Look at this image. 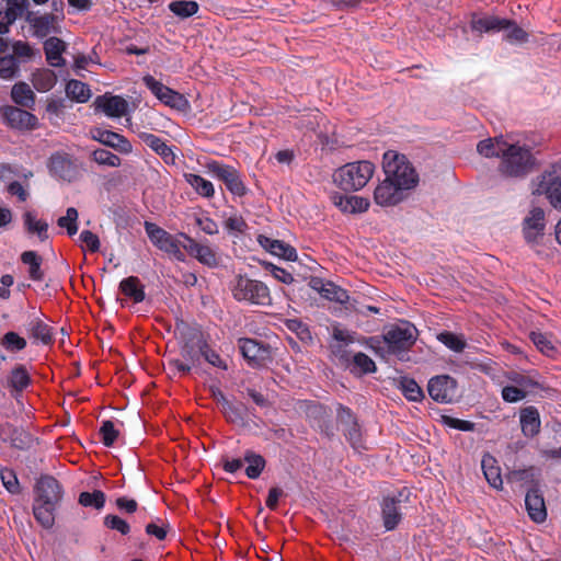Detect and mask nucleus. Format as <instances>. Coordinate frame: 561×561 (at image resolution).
<instances>
[{
  "label": "nucleus",
  "mask_w": 561,
  "mask_h": 561,
  "mask_svg": "<svg viewBox=\"0 0 561 561\" xmlns=\"http://www.w3.org/2000/svg\"><path fill=\"white\" fill-rule=\"evenodd\" d=\"M534 163L530 149L526 145L508 138L501 156V173L512 178L523 176L533 169Z\"/></svg>",
  "instance_id": "obj_1"
},
{
  "label": "nucleus",
  "mask_w": 561,
  "mask_h": 561,
  "mask_svg": "<svg viewBox=\"0 0 561 561\" xmlns=\"http://www.w3.org/2000/svg\"><path fill=\"white\" fill-rule=\"evenodd\" d=\"M374 172L375 165L369 161L350 162L334 172L333 181L343 191H358L369 182Z\"/></svg>",
  "instance_id": "obj_2"
},
{
  "label": "nucleus",
  "mask_w": 561,
  "mask_h": 561,
  "mask_svg": "<svg viewBox=\"0 0 561 561\" xmlns=\"http://www.w3.org/2000/svg\"><path fill=\"white\" fill-rule=\"evenodd\" d=\"M383 171L386 178L404 191L414 187L417 175L403 154L396 151H387L383 154Z\"/></svg>",
  "instance_id": "obj_3"
},
{
  "label": "nucleus",
  "mask_w": 561,
  "mask_h": 561,
  "mask_svg": "<svg viewBox=\"0 0 561 561\" xmlns=\"http://www.w3.org/2000/svg\"><path fill=\"white\" fill-rule=\"evenodd\" d=\"M231 293L237 301L256 306H270V288L261 280L239 275L232 283Z\"/></svg>",
  "instance_id": "obj_4"
},
{
  "label": "nucleus",
  "mask_w": 561,
  "mask_h": 561,
  "mask_svg": "<svg viewBox=\"0 0 561 561\" xmlns=\"http://www.w3.org/2000/svg\"><path fill=\"white\" fill-rule=\"evenodd\" d=\"M531 194L545 196L552 207L561 210V163L551 165L531 181Z\"/></svg>",
  "instance_id": "obj_5"
},
{
  "label": "nucleus",
  "mask_w": 561,
  "mask_h": 561,
  "mask_svg": "<svg viewBox=\"0 0 561 561\" xmlns=\"http://www.w3.org/2000/svg\"><path fill=\"white\" fill-rule=\"evenodd\" d=\"M389 351L400 353L409 350L417 339V329L408 321L390 327L382 335Z\"/></svg>",
  "instance_id": "obj_6"
},
{
  "label": "nucleus",
  "mask_w": 561,
  "mask_h": 561,
  "mask_svg": "<svg viewBox=\"0 0 561 561\" xmlns=\"http://www.w3.org/2000/svg\"><path fill=\"white\" fill-rule=\"evenodd\" d=\"M145 230L150 241L157 248L170 254L180 262L185 261V255L181 250L183 248V242H180L174 236L158 227L156 224L149 221L145 222Z\"/></svg>",
  "instance_id": "obj_7"
},
{
  "label": "nucleus",
  "mask_w": 561,
  "mask_h": 561,
  "mask_svg": "<svg viewBox=\"0 0 561 561\" xmlns=\"http://www.w3.org/2000/svg\"><path fill=\"white\" fill-rule=\"evenodd\" d=\"M207 170L214 178L222 181L231 194L239 197L245 195L247 187L236 168L218 161H210L207 163Z\"/></svg>",
  "instance_id": "obj_8"
},
{
  "label": "nucleus",
  "mask_w": 561,
  "mask_h": 561,
  "mask_svg": "<svg viewBox=\"0 0 561 561\" xmlns=\"http://www.w3.org/2000/svg\"><path fill=\"white\" fill-rule=\"evenodd\" d=\"M546 218L545 211L540 207H533L523 221V233L526 242L536 248L545 239Z\"/></svg>",
  "instance_id": "obj_9"
},
{
  "label": "nucleus",
  "mask_w": 561,
  "mask_h": 561,
  "mask_svg": "<svg viewBox=\"0 0 561 561\" xmlns=\"http://www.w3.org/2000/svg\"><path fill=\"white\" fill-rule=\"evenodd\" d=\"M144 83L163 104L176 110H184L186 107L187 101L182 94L164 85L153 77H144Z\"/></svg>",
  "instance_id": "obj_10"
},
{
  "label": "nucleus",
  "mask_w": 561,
  "mask_h": 561,
  "mask_svg": "<svg viewBox=\"0 0 561 561\" xmlns=\"http://www.w3.org/2000/svg\"><path fill=\"white\" fill-rule=\"evenodd\" d=\"M26 22L33 35L38 38H44L51 33H60V15L28 13Z\"/></svg>",
  "instance_id": "obj_11"
},
{
  "label": "nucleus",
  "mask_w": 561,
  "mask_h": 561,
  "mask_svg": "<svg viewBox=\"0 0 561 561\" xmlns=\"http://www.w3.org/2000/svg\"><path fill=\"white\" fill-rule=\"evenodd\" d=\"M180 237L184 239L183 249L199 263L208 267L218 265L217 252L209 244L199 243L185 233H180Z\"/></svg>",
  "instance_id": "obj_12"
},
{
  "label": "nucleus",
  "mask_w": 561,
  "mask_h": 561,
  "mask_svg": "<svg viewBox=\"0 0 561 561\" xmlns=\"http://www.w3.org/2000/svg\"><path fill=\"white\" fill-rule=\"evenodd\" d=\"M427 390L436 402L448 403L456 394V381L449 376H436L428 381Z\"/></svg>",
  "instance_id": "obj_13"
},
{
  "label": "nucleus",
  "mask_w": 561,
  "mask_h": 561,
  "mask_svg": "<svg viewBox=\"0 0 561 561\" xmlns=\"http://www.w3.org/2000/svg\"><path fill=\"white\" fill-rule=\"evenodd\" d=\"M404 198V190L385 178L374 191V201L381 207L394 206Z\"/></svg>",
  "instance_id": "obj_14"
},
{
  "label": "nucleus",
  "mask_w": 561,
  "mask_h": 561,
  "mask_svg": "<svg viewBox=\"0 0 561 561\" xmlns=\"http://www.w3.org/2000/svg\"><path fill=\"white\" fill-rule=\"evenodd\" d=\"M3 121L12 128L33 129L37 124V118L24 110L5 105L0 108Z\"/></svg>",
  "instance_id": "obj_15"
},
{
  "label": "nucleus",
  "mask_w": 561,
  "mask_h": 561,
  "mask_svg": "<svg viewBox=\"0 0 561 561\" xmlns=\"http://www.w3.org/2000/svg\"><path fill=\"white\" fill-rule=\"evenodd\" d=\"M61 486L59 482L49 476L42 477L36 483V499L45 504L57 505L61 500Z\"/></svg>",
  "instance_id": "obj_16"
},
{
  "label": "nucleus",
  "mask_w": 561,
  "mask_h": 561,
  "mask_svg": "<svg viewBox=\"0 0 561 561\" xmlns=\"http://www.w3.org/2000/svg\"><path fill=\"white\" fill-rule=\"evenodd\" d=\"M309 286L328 300L344 304L348 299V295L345 289L320 277H312L309 280Z\"/></svg>",
  "instance_id": "obj_17"
},
{
  "label": "nucleus",
  "mask_w": 561,
  "mask_h": 561,
  "mask_svg": "<svg viewBox=\"0 0 561 561\" xmlns=\"http://www.w3.org/2000/svg\"><path fill=\"white\" fill-rule=\"evenodd\" d=\"M96 108L108 117H122L128 112V102L118 95H102L95 100Z\"/></svg>",
  "instance_id": "obj_18"
},
{
  "label": "nucleus",
  "mask_w": 561,
  "mask_h": 561,
  "mask_svg": "<svg viewBox=\"0 0 561 561\" xmlns=\"http://www.w3.org/2000/svg\"><path fill=\"white\" fill-rule=\"evenodd\" d=\"M91 133L93 139L105 146L114 148L122 153H130L133 150L130 141L123 135H119L115 131L95 128Z\"/></svg>",
  "instance_id": "obj_19"
},
{
  "label": "nucleus",
  "mask_w": 561,
  "mask_h": 561,
  "mask_svg": "<svg viewBox=\"0 0 561 561\" xmlns=\"http://www.w3.org/2000/svg\"><path fill=\"white\" fill-rule=\"evenodd\" d=\"M257 242L264 250L270 252L272 255H275L287 261L297 260L296 249L289 245L288 243H285L284 241L260 234L257 236Z\"/></svg>",
  "instance_id": "obj_20"
},
{
  "label": "nucleus",
  "mask_w": 561,
  "mask_h": 561,
  "mask_svg": "<svg viewBox=\"0 0 561 561\" xmlns=\"http://www.w3.org/2000/svg\"><path fill=\"white\" fill-rule=\"evenodd\" d=\"M27 7V0H7L5 9L0 11V34L9 33L18 18H20Z\"/></svg>",
  "instance_id": "obj_21"
},
{
  "label": "nucleus",
  "mask_w": 561,
  "mask_h": 561,
  "mask_svg": "<svg viewBox=\"0 0 561 561\" xmlns=\"http://www.w3.org/2000/svg\"><path fill=\"white\" fill-rule=\"evenodd\" d=\"M525 505L529 517L536 523H542L547 518V510L542 494L537 489H531L525 497Z\"/></svg>",
  "instance_id": "obj_22"
},
{
  "label": "nucleus",
  "mask_w": 561,
  "mask_h": 561,
  "mask_svg": "<svg viewBox=\"0 0 561 561\" xmlns=\"http://www.w3.org/2000/svg\"><path fill=\"white\" fill-rule=\"evenodd\" d=\"M333 204L343 213L356 214L364 213L369 207V201L362 196H347L342 194H334L332 196Z\"/></svg>",
  "instance_id": "obj_23"
},
{
  "label": "nucleus",
  "mask_w": 561,
  "mask_h": 561,
  "mask_svg": "<svg viewBox=\"0 0 561 561\" xmlns=\"http://www.w3.org/2000/svg\"><path fill=\"white\" fill-rule=\"evenodd\" d=\"M382 522L387 530L394 529L402 518L400 501L386 497L381 505Z\"/></svg>",
  "instance_id": "obj_24"
},
{
  "label": "nucleus",
  "mask_w": 561,
  "mask_h": 561,
  "mask_svg": "<svg viewBox=\"0 0 561 561\" xmlns=\"http://www.w3.org/2000/svg\"><path fill=\"white\" fill-rule=\"evenodd\" d=\"M239 348L251 365H260L267 357V350L251 339L240 340Z\"/></svg>",
  "instance_id": "obj_25"
},
{
  "label": "nucleus",
  "mask_w": 561,
  "mask_h": 561,
  "mask_svg": "<svg viewBox=\"0 0 561 561\" xmlns=\"http://www.w3.org/2000/svg\"><path fill=\"white\" fill-rule=\"evenodd\" d=\"M520 425L524 435L534 437L540 430V417L535 407H527L520 411Z\"/></svg>",
  "instance_id": "obj_26"
},
{
  "label": "nucleus",
  "mask_w": 561,
  "mask_h": 561,
  "mask_svg": "<svg viewBox=\"0 0 561 561\" xmlns=\"http://www.w3.org/2000/svg\"><path fill=\"white\" fill-rule=\"evenodd\" d=\"M508 138L510 137L500 136V137L483 139L477 145V151L482 157H485V158H493V157L501 158Z\"/></svg>",
  "instance_id": "obj_27"
},
{
  "label": "nucleus",
  "mask_w": 561,
  "mask_h": 561,
  "mask_svg": "<svg viewBox=\"0 0 561 561\" xmlns=\"http://www.w3.org/2000/svg\"><path fill=\"white\" fill-rule=\"evenodd\" d=\"M66 49V44L58 37H49L44 43V50L46 59L53 67H60L64 65L62 53Z\"/></svg>",
  "instance_id": "obj_28"
},
{
  "label": "nucleus",
  "mask_w": 561,
  "mask_h": 561,
  "mask_svg": "<svg viewBox=\"0 0 561 561\" xmlns=\"http://www.w3.org/2000/svg\"><path fill=\"white\" fill-rule=\"evenodd\" d=\"M496 462L497 461L493 456L484 455L481 461V467L489 484L494 489H501L503 480L501 477L500 468L496 465Z\"/></svg>",
  "instance_id": "obj_29"
},
{
  "label": "nucleus",
  "mask_w": 561,
  "mask_h": 561,
  "mask_svg": "<svg viewBox=\"0 0 561 561\" xmlns=\"http://www.w3.org/2000/svg\"><path fill=\"white\" fill-rule=\"evenodd\" d=\"M139 138L156 153L161 156L165 162L174 160V154L171 148L158 136L149 133H139Z\"/></svg>",
  "instance_id": "obj_30"
},
{
  "label": "nucleus",
  "mask_w": 561,
  "mask_h": 561,
  "mask_svg": "<svg viewBox=\"0 0 561 561\" xmlns=\"http://www.w3.org/2000/svg\"><path fill=\"white\" fill-rule=\"evenodd\" d=\"M23 224L26 231L36 234L39 241L44 242L48 239V224L38 219L33 211L24 213Z\"/></svg>",
  "instance_id": "obj_31"
},
{
  "label": "nucleus",
  "mask_w": 561,
  "mask_h": 561,
  "mask_svg": "<svg viewBox=\"0 0 561 561\" xmlns=\"http://www.w3.org/2000/svg\"><path fill=\"white\" fill-rule=\"evenodd\" d=\"M21 261L28 266V277L32 280H43L44 272L42 270L43 259L35 251H25L21 254Z\"/></svg>",
  "instance_id": "obj_32"
},
{
  "label": "nucleus",
  "mask_w": 561,
  "mask_h": 561,
  "mask_svg": "<svg viewBox=\"0 0 561 561\" xmlns=\"http://www.w3.org/2000/svg\"><path fill=\"white\" fill-rule=\"evenodd\" d=\"M502 24H503L502 19L492 16V15H484V16L474 15V16H472V20H471V28H472V31L477 32L478 34L493 32V31H500Z\"/></svg>",
  "instance_id": "obj_33"
},
{
  "label": "nucleus",
  "mask_w": 561,
  "mask_h": 561,
  "mask_svg": "<svg viewBox=\"0 0 561 561\" xmlns=\"http://www.w3.org/2000/svg\"><path fill=\"white\" fill-rule=\"evenodd\" d=\"M122 293L138 304L145 299L144 287L140 285L138 277L129 276L124 278L119 284Z\"/></svg>",
  "instance_id": "obj_34"
},
{
  "label": "nucleus",
  "mask_w": 561,
  "mask_h": 561,
  "mask_svg": "<svg viewBox=\"0 0 561 561\" xmlns=\"http://www.w3.org/2000/svg\"><path fill=\"white\" fill-rule=\"evenodd\" d=\"M56 505L54 504H45L42 501L35 500L33 506V513L36 520L44 526L45 528H49L54 524V511Z\"/></svg>",
  "instance_id": "obj_35"
},
{
  "label": "nucleus",
  "mask_w": 561,
  "mask_h": 561,
  "mask_svg": "<svg viewBox=\"0 0 561 561\" xmlns=\"http://www.w3.org/2000/svg\"><path fill=\"white\" fill-rule=\"evenodd\" d=\"M31 382L30 373L23 365H16L8 377L9 386L15 391L24 390Z\"/></svg>",
  "instance_id": "obj_36"
},
{
  "label": "nucleus",
  "mask_w": 561,
  "mask_h": 561,
  "mask_svg": "<svg viewBox=\"0 0 561 561\" xmlns=\"http://www.w3.org/2000/svg\"><path fill=\"white\" fill-rule=\"evenodd\" d=\"M503 24L500 31H503L504 38L512 44H523L527 42L528 34L517 24L510 20L502 19Z\"/></svg>",
  "instance_id": "obj_37"
},
{
  "label": "nucleus",
  "mask_w": 561,
  "mask_h": 561,
  "mask_svg": "<svg viewBox=\"0 0 561 561\" xmlns=\"http://www.w3.org/2000/svg\"><path fill=\"white\" fill-rule=\"evenodd\" d=\"M12 100L24 107H31L34 104V92L30 85L24 82L15 83L11 90Z\"/></svg>",
  "instance_id": "obj_38"
},
{
  "label": "nucleus",
  "mask_w": 561,
  "mask_h": 561,
  "mask_svg": "<svg viewBox=\"0 0 561 561\" xmlns=\"http://www.w3.org/2000/svg\"><path fill=\"white\" fill-rule=\"evenodd\" d=\"M67 96L79 103H84L91 98L88 84L79 80H70L66 85Z\"/></svg>",
  "instance_id": "obj_39"
},
{
  "label": "nucleus",
  "mask_w": 561,
  "mask_h": 561,
  "mask_svg": "<svg viewBox=\"0 0 561 561\" xmlns=\"http://www.w3.org/2000/svg\"><path fill=\"white\" fill-rule=\"evenodd\" d=\"M186 182L204 197H213L215 194L214 185L210 181L202 178L201 175L187 173L184 175Z\"/></svg>",
  "instance_id": "obj_40"
},
{
  "label": "nucleus",
  "mask_w": 561,
  "mask_h": 561,
  "mask_svg": "<svg viewBox=\"0 0 561 561\" xmlns=\"http://www.w3.org/2000/svg\"><path fill=\"white\" fill-rule=\"evenodd\" d=\"M28 331L33 339L41 341L43 344H49L53 340L51 328L39 319L30 322Z\"/></svg>",
  "instance_id": "obj_41"
},
{
  "label": "nucleus",
  "mask_w": 561,
  "mask_h": 561,
  "mask_svg": "<svg viewBox=\"0 0 561 561\" xmlns=\"http://www.w3.org/2000/svg\"><path fill=\"white\" fill-rule=\"evenodd\" d=\"M198 8V3L191 0H178L172 1L169 4L170 11L182 19H186L194 15L195 13H197Z\"/></svg>",
  "instance_id": "obj_42"
},
{
  "label": "nucleus",
  "mask_w": 561,
  "mask_h": 561,
  "mask_svg": "<svg viewBox=\"0 0 561 561\" xmlns=\"http://www.w3.org/2000/svg\"><path fill=\"white\" fill-rule=\"evenodd\" d=\"M79 213L75 207H69L66 210V214L58 218L57 225L60 228L67 230L68 236L72 237L78 232Z\"/></svg>",
  "instance_id": "obj_43"
},
{
  "label": "nucleus",
  "mask_w": 561,
  "mask_h": 561,
  "mask_svg": "<svg viewBox=\"0 0 561 561\" xmlns=\"http://www.w3.org/2000/svg\"><path fill=\"white\" fill-rule=\"evenodd\" d=\"M352 371L355 374H370L376 371L375 362L366 354L358 352L353 356Z\"/></svg>",
  "instance_id": "obj_44"
},
{
  "label": "nucleus",
  "mask_w": 561,
  "mask_h": 561,
  "mask_svg": "<svg viewBox=\"0 0 561 561\" xmlns=\"http://www.w3.org/2000/svg\"><path fill=\"white\" fill-rule=\"evenodd\" d=\"M437 340L456 353L462 352L467 345L462 335L455 334L449 331L440 332L437 334Z\"/></svg>",
  "instance_id": "obj_45"
},
{
  "label": "nucleus",
  "mask_w": 561,
  "mask_h": 561,
  "mask_svg": "<svg viewBox=\"0 0 561 561\" xmlns=\"http://www.w3.org/2000/svg\"><path fill=\"white\" fill-rule=\"evenodd\" d=\"M529 337L541 353L548 356H552L556 353V345L547 334L539 331H533L530 332Z\"/></svg>",
  "instance_id": "obj_46"
},
{
  "label": "nucleus",
  "mask_w": 561,
  "mask_h": 561,
  "mask_svg": "<svg viewBox=\"0 0 561 561\" xmlns=\"http://www.w3.org/2000/svg\"><path fill=\"white\" fill-rule=\"evenodd\" d=\"M244 460L248 462V467L245 468V474L250 479L259 478L265 467L264 458L260 455L249 451L247 453Z\"/></svg>",
  "instance_id": "obj_47"
},
{
  "label": "nucleus",
  "mask_w": 561,
  "mask_h": 561,
  "mask_svg": "<svg viewBox=\"0 0 561 561\" xmlns=\"http://www.w3.org/2000/svg\"><path fill=\"white\" fill-rule=\"evenodd\" d=\"M26 344V340L13 331L7 332L0 340V345L8 352L22 351Z\"/></svg>",
  "instance_id": "obj_48"
},
{
  "label": "nucleus",
  "mask_w": 561,
  "mask_h": 561,
  "mask_svg": "<svg viewBox=\"0 0 561 561\" xmlns=\"http://www.w3.org/2000/svg\"><path fill=\"white\" fill-rule=\"evenodd\" d=\"M79 503L84 507L101 510L105 504V494L100 490L82 492L79 495Z\"/></svg>",
  "instance_id": "obj_49"
},
{
  "label": "nucleus",
  "mask_w": 561,
  "mask_h": 561,
  "mask_svg": "<svg viewBox=\"0 0 561 561\" xmlns=\"http://www.w3.org/2000/svg\"><path fill=\"white\" fill-rule=\"evenodd\" d=\"M220 400L222 401L221 411L225 414L226 419L231 423H243V407L232 404L230 401L226 399V397H221Z\"/></svg>",
  "instance_id": "obj_50"
},
{
  "label": "nucleus",
  "mask_w": 561,
  "mask_h": 561,
  "mask_svg": "<svg viewBox=\"0 0 561 561\" xmlns=\"http://www.w3.org/2000/svg\"><path fill=\"white\" fill-rule=\"evenodd\" d=\"M33 84L38 91H48L56 84V76L50 70L39 71L34 75Z\"/></svg>",
  "instance_id": "obj_51"
},
{
  "label": "nucleus",
  "mask_w": 561,
  "mask_h": 561,
  "mask_svg": "<svg viewBox=\"0 0 561 561\" xmlns=\"http://www.w3.org/2000/svg\"><path fill=\"white\" fill-rule=\"evenodd\" d=\"M400 388L405 398L410 401L416 402L423 398V391L421 387L413 379L403 378L400 381Z\"/></svg>",
  "instance_id": "obj_52"
},
{
  "label": "nucleus",
  "mask_w": 561,
  "mask_h": 561,
  "mask_svg": "<svg viewBox=\"0 0 561 561\" xmlns=\"http://www.w3.org/2000/svg\"><path fill=\"white\" fill-rule=\"evenodd\" d=\"M507 378L513 387H518L527 394L531 392L537 386V382L534 381L528 375L511 373Z\"/></svg>",
  "instance_id": "obj_53"
},
{
  "label": "nucleus",
  "mask_w": 561,
  "mask_h": 561,
  "mask_svg": "<svg viewBox=\"0 0 561 561\" xmlns=\"http://www.w3.org/2000/svg\"><path fill=\"white\" fill-rule=\"evenodd\" d=\"M93 160L101 165L116 168L121 165V158L106 149H98L92 153Z\"/></svg>",
  "instance_id": "obj_54"
},
{
  "label": "nucleus",
  "mask_w": 561,
  "mask_h": 561,
  "mask_svg": "<svg viewBox=\"0 0 561 561\" xmlns=\"http://www.w3.org/2000/svg\"><path fill=\"white\" fill-rule=\"evenodd\" d=\"M18 64L14 56L0 57V78L9 80L15 77L18 72Z\"/></svg>",
  "instance_id": "obj_55"
},
{
  "label": "nucleus",
  "mask_w": 561,
  "mask_h": 561,
  "mask_svg": "<svg viewBox=\"0 0 561 561\" xmlns=\"http://www.w3.org/2000/svg\"><path fill=\"white\" fill-rule=\"evenodd\" d=\"M69 159L60 153L53 154L49 160V168L53 173L60 178L66 176V171L70 168Z\"/></svg>",
  "instance_id": "obj_56"
},
{
  "label": "nucleus",
  "mask_w": 561,
  "mask_h": 561,
  "mask_svg": "<svg viewBox=\"0 0 561 561\" xmlns=\"http://www.w3.org/2000/svg\"><path fill=\"white\" fill-rule=\"evenodd\" d=\"M119 431L115 427L112 421H104L100 428V435L105 446H112L117 439Z\"/></svg>",
  "instance_id": "obj_57"
},
{
  "label": "nucleus",
  "mask_w": 561,
  "mask_h": 561,
  "mask_svg": "<svg viewBox=\"0 0 561 561\" xmlns=\"http://www.w3.org/2000/svg\"><path fill=\"white\" fill-rule=\"evenodd\" d=\"M0 478L8 492L12 494H18L20 492V483L13 470L8 468L2 469L0 471Z\"/></svg>",
  "instance_id": "obj_58"
},
{
  "label": "nucleus",
  "mask_w": 561,
  "mask_h": 561,
  "mask_svg": "<svg viewBox=\"0 0 561 561\" xmlns=\"http://www.w3.org/2000/svg\"><path fill=\"white\" fill-rule=\"evenodd\" d=\"M104 525L122 535H127L130 531L129 524L117 515H106L104 517Z\"/></svg>",
  "instance_id": "obj_59"
},
{
  "label": "nucleus",
  "mask_w": 561,
  "mask_h": 561,
  "mask_svg": "<svg viewBox=\"0 0 561 561\" xmlns=\"http://www.w3.org/2000/svg\"><path fill=\"white\" fill-rule=\"evenodd\" d=\"M201 355L205 358L206 362L211 364L215 367H219L222 369L227 368V365L224 359L211 348H209L206 344L199 345Z\"/></svg>",
  "instance_id": "obj_60"
},
{
  "label": "nucleus",
  "mask_w": 561,
  "mask_h": 561,
  "mask_svg": "<svg viewBox=\"0 0 561 561\" xmlns=\"http://www.w3.org/2000/svg\"><path fill=\"white\" fill-rule=\"evenodd\" d=\"M527 397L522 389L518 387H513L512 385H507L502 389V398L504 401L508 403H515L524 400Z\"/></svg>",
  "instance_id": "obj_61"
},
{
  "label": "nucleus",
  "mask_w": 561,
  "mask_h": 561,
  "mask_svg": "<svg viewBox=\"0 0 561 561\" xmlns=\"http://www.w3.org/2000/svg\"><path fill=\"white\" fill-rule=\"evenodd\" d=\"M224 226L229 232H243L247 228V224L243 218L236 214L226 218Z\"/></svg>",
  "instance_id": "obj_62"
},
{
  "label": "nucleus",
  "mask_w": 561,
  "mask_h": 561,
  "mask_svg": "<svg viewBox=\"0 0 561 561\" xmlns=\"http://www.w3.org/2000/svg\"><path fill=\"white\" fill-rule=\"evenodd\" d=\"M79 240L81 243L85 244L91 252L100 250L99 237L90 230H83L79 236Z\"/></svg>",
  "instance_id": "obj_63"
},
{
  "label": "nucleus",
  "mask_w": 561,
  "mask_h": 561,
  "mask_svg": "<svg viewBox=\"0 0 561 561\" xmlns=\"http://www.w3.org/2000/svg\"><path fill=\"white\" fill-rule=\"evenodd\" d=\"M266 268L271 272L273 277L284 284H291L294 282L293 275L286 270L278 267L272 263L266 265Z\"/></svg>",
  "instance_id": "obj_64"
}]
</instances>
